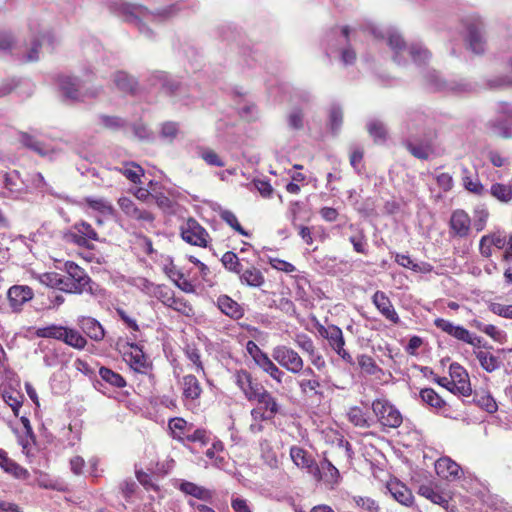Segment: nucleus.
<instances>
[{"label":"nucleus","mask_w":512,"mask_h":512,"mask_svg":"<svg viewBox=\"0 0 512 512\" xmlns=\"http://www.w3.org/2000/svg\"><path fill=\"white\" fill-rule=\"evenodd\" d=\"M118 205L125 215L132 219L150 223L154 221V216L151 212L139 209L128 197L119 198Z\"/></svg>","instance_id":"obj_21"},{"label":"nucleus","mask_w":512,"mask_h":512,"mask_svg":"<svg viewBox=\"0 0 512 512\" xmlns=\"http://www.w3.org/2000/svg\"><path fill=\"white\" fill-rule=\"evenodd\" d=\"M252 401H256V406L251 410L253 421H270L280 410L277 399L265 388Z\"/></svg>","instance_id":"obj_4"},{"label":"nucleus","mask_w":512,"mask_h":512,"mask_svg":"<svg viewBox=\"0 0 512 512\" xmlns=\"http://www.w3.org/2000/svg\"><path fill=\"white\" fill-rule=\"evenodd\" d=\"M117 170L135 184L140 183L141 177L144 175L142 167L134 162L125 163L122 167L117 168Z\"/></svg>","instance_id":"obj_41"},{"label":"nucleus","mask_w":512,"mask_h":512,"mask_svg":"<svg viewBox=\"0 0 512 512\" xmlns=\"http://www.w3.org/2000/svg\"><path fill=\"white\" fill-rule=\"evenodd\" d=\"M5 187L13 194L20 195L26 191V185L17 170L4 174Z\"/></svg>","instance_id":"obj_33"},{"label":"nucleus","mask_w":512,"mask_h":512,"mask_svg":"<svg viewBox=\"0 0 512 512\" xmlns=\"http://www.w3.org/2000/svg\"><path fill=\"white\" fill-rule=\"evenodd\" d=\"M329 122L333 131H338L343 122V111L342 108L336 104H333L329 110Z\"/></svg>","instance_id":"obj_60"},{"label":"nucleus","mask_w":512,"mask_h":512,"mask_svg":"<svg viewBox=\"0 0 512 512\" xmlns=\"http://www.w3.org/2000/svg\"><path fill=\"white\" fill-rule=\"evenodd\" d=\"M420 397L423 402L434 408H442L445 405L444 400L432 388L422 389Z\"/></svg>","instance_id":"obj_52"},{"label":"nucleus","mask_w":512,"mask_h":512,"mask_svg":"<svg viewBox=\"0 0 512 512\" xmlns=\"http://www.w3.org/2000/svg\"><path fill=\"white\" fill-rule=\"evenodd\" d=\"M237 275L239 276L241 284L249 287L259 288L265 282L263 273L254 266H249L247 268H244L243 266L241 268V272Z\"/></svg>","instance_id":"obj_28"},{"label":"nucleus","mask_w":512,"mask_h":512,"mask_svg":"<svg viewBox=\"0 0 512 512\" xmlns=\"http://www.w3.org/2000/svg\"><path fill=\"white\" fill-rule=\"evenodd\" d=\"M348 418H349V421L357 427H360V428L370 427V423H369L368 419L366 418L365 413L359 407L355 406V407L350 408V410L348 412Z\"/></svg>","instance_id":"obj_54"},{"label":"nucleus","mask_w":512,"mask_h":512,"mask_svg":"<svg viewBox=\"0 0 512 512\" xmlns=\"http://www.w3.org/2000/svg\"><path fill=\"white\" fill-rule=\"evenodd\" d=\"M491 195L501 202L508 203L512 200V188L502 183H494L491 186Z\"/></svg>","instance_id":"obj_50"},{"label":"nucleus","mask_w":512,"mask_h":512,"mask_svg":"<svg viewBox=\"0 0 512 512\" xmlns=\"http://www.w3.org/2000/svg\"><path fill=\"white\" fill-rule=\"evenodd\" d=\"M317 481H323L333 488L340 481L338 469L328 460L324 459L319 465V475H312Z\"/></svg>","instance_id":"obj_27"},{"label":"nucleus","mask_w":512,"mask_h":512,"mask_svg":"<svg viewBox=\"0 0 512 512\" xmlns=\"http://www.w3.org/2000/svg\"><path fill=\"white\" fill-rule=\"evenodd\" d=\"M476 357L480 362L481 367L487 372H493L500 367L499 359L485 351H479L476 353Z\"/></svg>","instance_id":"obj_48"},{"label":"nucleus","mask_w":512,"mask_h":512,"mask_svg":"<svg viewBox=\"0 0 512 512\" xmlns=\"http://www.w3.org/2000/svg\"><path fill=\"white\" fill-rule=\"evenodd\" d=\"M364 157V151L362 148L355 146L351 148L350 151V165L353 167V169L360 174L362 171V162Z\"/></svg>","instance_id":"obj_62"},{"label":"nucleus","mask_w":512,"mask_h":512,"mask_svg":"<svg viewBox=\"0 0 512 512\" xmlns=\"http://www.w3.org/2000/svg\"><path fill=\"white\" fill-rule=\"evenodd\" d=\"M450 235L457 238H466L471 232L470 216L462 209L452 212L449 220Z\"/></svg>","instance_id":"obj_15"},{"label":"nucleus","mask_w":512,"mask_h":512,"mask_svg":"<svg viewBox=\"0 0 512 512\" xmlns=\"http://www.w3.org/2000/svg\"><path fill=\"white\" fill-rule=\"evenodd\" d=\"M182 239L194 246L207 247L210 236L207 230L194 218H188L180 226Z\"/></svg>","instance_id":"obj_9"},{"label":"nucleus","mask_w":512,"mask_h":512,"mask_svg":"<svg viewBox=\"0 0 512 512\" xmlns=\"http://www.w3.org/2000/svg\"><path fill=\"white\" fill-rule=\"evenodd\" d=\"M298 386L304 395H323L318 391L321 387L319 378H302L298 381Z\"/></svg>","instance_id":"obj_46"},{"label":"nucleus","mask_w":512,"mask_h":512,"mask_svg":"<svg viewBox=\"0 0 512 512\" xmlns=\"http://www.w3.org/2000/svg\"><path fill=\"white\" fill-rule=\"evenodd\" d=\"M99 120L104 127L111 130H119L126 125V121L117 116L101 115Z\"/></svg>","instance_id":"obj_61"},{"label":"nucleus","mask_w":512,"mask_h":512,"mask_svg":"<svg viewBox=\"0 0 512 512\" xmlns=\"http://www.w3.org/2000/svg\"><path fill=\"white\" fill-rule=\"evenodd\" d=\"M234 379L236 385L250 402L255 398L256 394L264 389V387L260 383L256 382L252 378L251 374L246 370L241 369L236 371Z\"/></svg>","instance_id":"obj_18"},{"label":"nucleus","mask_w":512,"mask_h":512,"mask_svg":"<svg viewBox=\"0 0 512 512\" xmlns=\"http://www.w3.org/2000/svg\"><path fill=\"white\" fill-rule=\"evenodd\" d=\"M34 297V292L28 285H13L6 293L9 309L12 313L19 314L23 311L24 305Z\"/></svg>","instance_id":"obj_12"},{"label":"nucleus","mask_w":512,"mask_h":512,"mask_svg":"<svg viewBox=\"0 0 512 512\" xmlns=\"http://www.w3.org/2000/svg\"><path fill=\"white\" fill-rule=\"evenodd\" d=\"M418 493L432 503L438 504L446 510L448 509L450 500L448 494L438 491L431 485H421L418 489Z\"/></svg>","instance_id":"obj_29"},{"label":"nucleus","mask_w":512,"mask_h":512,"mask_svg":"<svg viewBox=\"0 0 512 512\" xmlns=\"http://www.w3.org/2000/svg\"><path fill=\"white\" fill-rule=\"evenodd\" d=\"M221 262L228 271L236 274L241 272V268L243 267L242 261L232 251L224 253Z\"/></svg>","instance_id":"obj_51"},{"label":"nucleus","mask_w":512,"mask_h":512,"mask_svg":"<svg viewBox=\"0 0 512 512\" xmlns=\"http://www.w3.org/2000/svg\"><path fill=\"white\" fill-rule=\"evenodd\" d=\"M197 155L205 161L207 165L215 167H224L225 162L222 158L212 149L207 147H198Z\"/></svg>","instance_id":"obj_44"},{"label":"nucleus","mask_w":512,"mask_h":512,"mask_svg":"<svg viewBox=\"0 0 512 512\" xmlns=\"http://www.w3.org/2000/svg\"><path fill=\"white\" fill-rule=\"evenodd\" d=\"M290 458L300 469H305L311 475H319V465L312 454L300 446L290 448Z\"/></svg>","instance_id":"obj_16"},{"label":"nucleus","mask_w":512,"mask_h":512,"mask_svg":"<svg viewBox=\"0 0 512 512\" xmlns=\"http://www.w3.org/2000/svg\"><path fill=\"white\" fill-rule=\"evenodd\" d=\"M367 129L375 142H384L387 139V129L381 121H370L367 125Z\"/></svg>","instance_id":"obj_49"},{"label":"nucleus","mask_w":512,"mask_h":512,"mask_svg":"<svg viewBox=\"0 0 512 512\" xmlns=\"http://www.w3.org/2000/svg\"><path fill=\"white\" fill-rule=\"evenodd\" d=\"M169 429L171 430L172 437L177 440H182L186 435L185 430L188 423L183 418H172L168 423Z\"/></svg>","instance_id":"obj_55"},{"label":"nucleus","mask_w":512,"mask_h":512,"mask_svg":"<svg viewBox=\"0 0 512 512\" xmlns=\"http://www.w3.org/2000/svg\"><path fill=\"white\" fill-rule=\"evenodd\" d=\"M295 343L308 356L317 350L314 341L307 334H297L295 337Z\"/></svg>","instance_id":"obj_59"},{"label":"nucleus","mask_w":512,"mask_h":512,"mask_svg":"<svg viewBox=\"0 0 512 512\" xmlns=\"http://www.w3.org/2000/svg\"><path fill=\"white\" fill-rule=\"evenodd\" d=\"M114 83L116 87L123 92H133L136 87V81L133 77L125 72H117L114 76Z\"/></svg>","instance_id":"obj_47"},{"label":"nucleus","mask_w":512,"mask_h":512,"mask_svg":"<svg viewBox=\"0 0 512 512\" xmlns=\"http://www.w3.org/2000/svg\"><path fill=\"white\" fill-rule=\"evenodd\" d=\"M59 88L64 96V98L68 101L76 102V101H84L87 97H97L99 94L98 90L94 91H80L79 89V81L77 78L71 76H60L58 79Z\"/></svg>","instance_id":"obj_11"},{"label":"nucleus","mask_w":512,"mask_h":512,"mask_svg":"<svg viewBox=\"0 0 512 512\" xmlns=\"http://www.w3.org/2000/svg\"><path fill=\"white\" fill-rule=\"evenodd\" d=\"M0 467L7 473L14 475L17 478L22 477L27 473L25 469L8 458L4 450H0Z\"/></svg>","instance_id":"obj_40"},{"label":"nucleus","mask_w":512,"mask_h":512,"mask_svg":"<svg viewBox=\"0 0 512 512\" xmlns=\"http://www.w3.org/2000/svg\"><path fill=\"white\" fill-rule=\"evenodd\" d=\"M99 376L103 381L116 388H123L126 386L125 379L119 374L107 367L99 369Z\"/></svg>","instance_id":"obj_43"},{"label":"nucleus","mask_w":512,"mask_h":512,"mask_svg":"<svg viewBox=\"0 0 512 512\" xmlns=\"http://www.w3.org/2000/svg\"><path fill=\"white\" fill-rule=\"evenodd\" d=\"M3 399L5 403L11 407L14 415L18 416L23 402V395H21L19 392H4Z\"/></svg>","instance_id":"obj_58"},{"label":"nucleus","mask_w":512,"mask_h":512,"mask_svg":"<svg viewBox=\"0 0 512 512\" xmlns=\"http://www.w3.org/2000/svg\"><path fill=\"white\" fill-rule=\"evenodd\" d=\"M483 25L481 22L471 23L467 27L468 47L475 54H481L485 49V40L482 33Z\"/></svg>","instance_id":"obj_23"},{"label":"nucleus","mask_w":512,"mask_h":512,"mask_svg":"<svg viewBox=\"0 0 512 512\" xmlns=\"http://www.w3.org/2000/svg\"><path fill=\"white\" fill-rule=\"evenodd\" d=\"M405 146L414 157L422 160L428 159L433 152L432 145L428 141L414 143L412 140L408 139L405 141Z\"/></svg>","instance_id":"obj_35"},{"label":"nucleus","mask_w":512,"mask_h":512,"mask_svg":"<svg viewBox=\"0 0 512 512\" xmlns=\"http://www.w3.org/2000/svg\"><path fill=\"white\" fill-rule=\"evenodd\" d=\"M508 241V236L504 231H493L483 235L479 241V252L482 257L490 258L493 254L492 248L503 249Z\"/></svg>","instance_id":"obj_14"},{"label":"nucleus","mask_w":512,"mask_h":512,"mask_svg":"<svg viewBox=\"0 0 512 512\" xmlns=\"http://www.w3.org/2000/svg\"><path fill=\"white\" fill-rule=\"evenodd\" d=\"M451 387L448 390L454 394L470 396L472 393L469 376L466 370L459 364L450 365Z\"/></svg>","instance_id":"obj_13"},{"label":"nucleus","mask_w":512,"mask_h":512,"mask_svg":"<svg viewBox=\"0 0 512 512\" xmlns=\"http://www.w3.org/2000/svg\"><path fill=\"white\" fill-rule=\"evenodd\" d=\"M66 328V326L51 324L46 327L38 328L36 330V335L40 338H52L58 341H62Z\"/></svg>","instance_id":"obj_42"},{"label":"nucleus","mask_w":512,"mask_h":512,"mask_svg":"<svg viewBox=\"0 0 512 512\" xmlns=\"http://www.w3.org/2000/svg\"><path fill=\"white\" fill-rule=\"evenodd\" d=\"M131 351L125 354V360L130 367L139 373H146L151 367V363L144 354L143 350L137 344H130Z\"/></svg>","instance_id":"obj_20"},{"label":"nucleus","mask_w":512,"mask_h":512,"mask_svg":"<svg viewBox=\"0 0 512 512\" xmlns=\"http://www.w3.org/2000/svg\"><path fill=\"white\" fill-rule=\"evenodd\" d=\"M372 302L379 313L392 324H400L401 320L394 305L383 291H376L372 296Z\"/></svg>","instance_id":"obj_19"},{"label":"nucleus","mask_w":512,"mask_h":512,"mask_svg":"<svg viewBox=\"0 0 512 512\" xmlns=\"http://www.w3.org/2000/svg\"><path fill=\"white\" fill-rule=\"evenodd\" d=\"M220 217L225 221L231 228L237 231L239 234L249 237L250 234L240 225L236 215L229 210H223L220 213Z\"/></svg>","instance_id":"obj_57"},{"label":"nucleus","mask_w":512,"mask_h":512,"mask_svg":"<svg viewBox=\"0 0 512 512\" xmlns=\"http://www.w3.org/2000/svg\"><path fill=\"white\" fill-rule=\"evenodd\" d=\"M64 333L65 334L62 342H64L66 345L77 350H83L86 347V338L76 329L67 327Z\"/></svg>","instance_id":"obj_38"},{"label":"nucleus","mask_w":512,"mask_h":512,"mask_svg":"<svg viewBox=\"0 0 512 512\" xmlns=\"http://www.w3.org/2000/svg\"><path fill=\"white\" fill-rule=\"evenodd\" d=\"M426 122V117L424 114L414 111L407 115L405 120V129L406 133L409 136H413L414 132L420 131Z\"/></svg>","instance_id":"obj_39"},{"label":"nucleus","mask_w":512,"mask_h":512,"mask_svg":"<svg viewBox=\"0 0 512 512\" xmlns=\"http://www.w3.org/2000/svg\"><path fill=\"white\" fill-rule=\"evenodd\" d=\"M216 304L223 314L233 320H239L244 316L243 307L228 295H220Z\"/></svg>","instance_id":"obj_26"},{"label":"nucleus","mask_w":512,"mask_h":512,"mask_svg":"<svg viewBox=\"0 0 512 512\" xmlns=\"http://www.w3.org/2000/svg\"><path fill=\"white\" fill-rule=\"evenodd\" d=\"M180 490L187 495L210 503L212 502L214 494L213 491L189 481L182 482L180 484Z\"/></svg>","instance_id":"obj_31"},{"label":"nucleus","mask_w":512,"mask_h":512,"mask_svg":"<svg viewBox=\"0 0 512 512\" xmlns=\"http://www.w3.org/2000/svg\"><path fill=\"white\" fill-rule=\"evenodd\" d=\"M272 358L284 369L298 375L303 371L304 360L297 351L286 345H277L272 349Z\"/></svg>","instance_id":"obj_7"},{"label":"nucleus","mask_w":512,"mask_h":512,"mask_svg":"<svg viewBox=\"0 0 512 512\" xmlns=\"http://www.w3.org/2000/svg\"><path fill=\"white\" fill-rule=\"evenodd\" d=\"M353 501L363 512H380L379 504L370 497L353 496Z\"/></svg>","instance_id":"obj_56"},{"label":"nucleus","mask_w":512,"mask_h":512,"mask_svg":"<svg viewBox=\"0 0 512 512\" xmlns=\"http://www.w3.org/2000/svg\"><path fill=\"white\" fill-rule=\"evenodd\" d=\"M70 240L78 246L89 248L90 241H98V234L88 222L81 221L73 225Z\"/></svg>","instance_id":"obj_17"},{"label":"nucleus","mask_w":512,"mask_h":512,"mask_svg":"<svg viewBox=\"0 0 512 512\" xmlns=\"http://www.w3.org/2000/svg\"><path fill=\"white\" fill-rule=\"evenodd\" d=\"M388 45L394 52L393 60L399 65L406 63L404 57L406 53H408L412 60L418 65L424 64L431 57L430 52L419 43H413L407 47L401 35L395 31L388 33Z\"/></svg>","instance_id":"obj_3"},{"label":"nucleus","mask_w":512,"mask_h":512,"mask_svg":"<svg viewBox=\"0 0 512 512\" xmlns=\"http://www.w3.org/2000/svg\"><path fill=\"white\" fill-rule=\"evenodd\" d=\"M256 364L278 383H282L284 372L265 353Z\"/></svg>","instance_id":"obj_34"},{"label":"nucleus","mask_w":512,"mask_h":512,"mask_svg":"<svg viewBox=\"0 0 512 512\" xmlns=\"http://www.w3.org/2000/svg\"><path fill=\"white\" fill-rule=\"evenodd\" d=\"M435 470L438 476L445 479H459L462 475L461 467L448 457L440 458L435 463Z\"/></svg>","instance_id":"obj_25"},{"label":"nucleus","mask_w":512,"mask_h":512,"mask_svg":"<svg viewBox=\"0 0 512 512\" xmlns=\"http://www.w3.org/2000/svg\"><path fill=\"white\" fill-rule=\"evenodd\" d=\"M143 281L145 282V286L152 287L153 296L161 301L165 306L186 316L192 314V306L188 304L185 299L175 297L174 292L170 288L163 285L154 286L146 279Z\"/></svg>","instance_id":"obj_6"},{"label":"nucleus","mask_w":512,"mask_h":512,"mask_svg":"<svg viewBox=\"0 0 512 512\" xmlns=\"http://www.w3.org/2000/svg\"><path fill=\"white\" fill-rule=\"evenodd\" d=\"M151 81L152 85H159L165 92L169 94H175L176 91L179 89V83L176 80L170 78L164 72L155 73L152 76Z\"/></svg>","instance_id":"obj_37"},{"label":"nucleus","mask_w":512,"mask_h":512,"mask_svg":"<svg viewBox=\"0 0 512 512\" xmlns=\"http://www.w3.org/2000/svg\"><path fill=\"white\" fill-rule=\"evenodd\" d=\"M121 11L126 16V20L128 22L134 23L139 27L142 33L150 36L151 31L148 28H145L142 22H160L165 20L174 13V6L157 11H150L142 5L123 3L121 4Z\"/></svg>","instance_id":"obj_2"},{"label":"nucleus","mask_w":512,"mask_h":512,"mask_svg":"<svg viewBox=\"0 0 512 512\" xmlns=\"http://www.w3.org/2000/svg\"><path fill=\"white\" fill-rule=\"evenodd\" d=\"M84 202L93 210L102 214H113L114 208L105 198L85 197Z\"/></svg>","instance_id":"obj_45"},{"label":"nucleus","mask_w":512,"mask_h":512,"mask_svg":"<svg viewBox=\"0 0 512 512\" xmlns=\"http://www.w3.org/2000/svg\"><path fill=\"white\" fill-rule=\"evenodd\" d=\"M179 385L182 390L183 400H197L202 393V387L198 379L194 375H185L179 380Z\"/></svg>","instance_id":"obj_24"},{"label":"nucleus","mask_w":512,"mask_h":512,"mask_svg":"<svg viewBox=\"0 0 512 512\" xmlns=\"http://www.w3.org/2000/svg\"><path fill=\"white\" fill-rule=\"evenodd\" d=\"M321 335L327 339L330 347L335 353L340 356L345 362L350 365L354 364L353 358L350 353L345 350V339L342 330L336 325H328L320 330Z\"/></svg>","instance_id":"obj_10"},{"label":"nucleus","mask_w":512,"mask_h":512,"mask_svg":"<svg viewBox=\"0 0 512 512\" xmlns=\"http://www.w3.org/2000/svg\"><path fill=\"white\" fill-rule=\"evenodd\" d=\"M359 367L367 374L373 375L377 371V365L374 359L366 354H362L357 358Z\"/></svg>","instance_id":"obj_63"},{"label":"nucleus","mask_w":512,"mask_h":512,"mask_svg":"<svg viewBox=\"0 0 512 512\" xmlns=\"http://www.w3.org/2000/svg\"><path fill=\"white\" fill-rule=\"evenodd\" d=\"M41 283L46 286L58 289L69 294L89 293L99 295L101 289L89 275L76 263L68 261L65 263V273L48 272L40 277Z\"/></svg>","instance_id":"obj_1"},{"label":"nucleus","mask_w":512,"mask_h":512,"mask_svg":"<svg viewBox=\"0 0 512 512\" xmlns=\"http://www.w3.org/2000/svg\"><path fill=\"white\" fill-rule=\"evenodd\" d=\"M426 83L428 87L433 91L452 93L455 95H464L472 92L473 90L471 83L464 80H442L438 73L434 70L427 72Z\"/></svg>","instance_id":"obj_5"},{"label":"nucleus","mask_w":512,"mask_h":512,"mask_svg":"<svg viewBox=\"0 0 512 512\" xmlns=\"http://www.w3.org/2000/svg\"><path fill=\"white\" fill-rule=\"evenodd\" d=\"M388 490L393 498L404 506H411L413 504L414 497L410 489L400 482H391L388 485Z\"/></svg>","instance_id":"obj_30"},{"label":"nucleus","mask_w":512,"mask_h":512,"mask_svg":"<svg viewBox=\"0 0 512 512\" xmlns=\"http://www.w3.org/2000/svg\"><path fill=\"white\" fill-rule=\"evenodd\" d=\"M179 127L176 122H165L161 127V136L172 141L178 134Z\"/></svg>","instance_id":"obj_64"},{"label":"nucleus","mask_w":512,"mask_h":512,"mask_svg":"<svg viewBox=\"0 0 512 512\" xmlns=\"http://www.w3.org/2000/svg\"><path fill=\"white\" fill-rule=\"evenodd\" d=\"M48 42L52 44V36L50 34L42 35L41 38H36L32 42V47L29 52L26 54L24 61L25 62H33L39 59L38 48L44 43Z\"/></svg>","instance_id":"obj_53"},{"label":"nucleus","mask_w":512,"mask_h":512,"mask_svg":"<svg viewBox=\"0 0 512 512\" xmlns=\"http://www.w3.org/2000/svg\"><path fill=\"white\" fill-rule=\"evenodd\" d=\"M81 330L92 340L100 342L105 337L103 326L93 317L81 316L77 320Z\"/></svg>","instance_id":"obj_22"},{"label":"nucleus","mask_w":512,"mask_h":512,"mask_svg":"<svg viewBox=\"0 0 512 512\" xmlns=\"http://www.w3.org/2000/svg\"><path fill=\"white\" fill-rule=\"evenodd\" d=\"M372 410L379 423L388 428H398L403 418L400 411L386 399H376L372 402Z\"/></svg>","instance_id":"obj_8"},{"label":"nucleus","mask_w":512,"mask_h":512,"mask_svg":"<svg viewBox=\"0 0 512 512\" xmlns=\"http://www.w3.org/2000/svg\"><path fill=\"white\" fill-rule=\"evenodd\" d=\"M473 401L481 409L488 413H495L498 409V405L493 396L487 391H475Z\"/></svg>","instance_id":"obj_36"},{"label":"nucleus","mask_w":512,"mask_h":512,"mask_svg":"<svg viewBox=\"0 0 512 512\" xmlns=\"http://www.w3.org/2000/svg\"><path fill=\"white\" fill-rule=\"evenodd\" d=\"M20 141L25 147L41 156L49 155L52 152V148L49 145L37 140L34 136L29 135L28 133H21Z\"/></svg>","instance_id":"obj_32"}]
</instances>
